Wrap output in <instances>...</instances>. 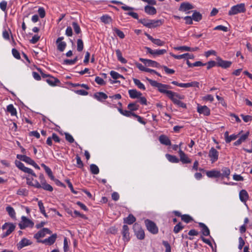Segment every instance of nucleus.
I'll return each instance as SVG.
<instances>
[{"mask_svg":"<svg viewBox=\"0 0 252 252\" xmlns=\"http://www.w3.org/2000/svg\"><path fill=\"white\" fill-rule=\"evenodd\" d=\"M239 198L240 200L245 203L249 198V195L246 190L243 189L239 192Z\"/></svg>","mask_w":252,"mask_h":252,"instance_id":"c756f323","label":"nucleus"},{"mask_svg":"<svg viewBox=\"0 0 252 252\" xmlns=\"http://www.w3.org/2000/svg\"><path fill=\"white\" fill-rule=\"evenodd\" d=\"M74 31L76 34H79L81 32L80 26L76 22H73L72 24Z\"/></svg>","mask_w":252,"mask_h":252,"instance_id":"5fc2aeb1","label":"nucleus"},{"mask_svg":"<svg viewBox=\"0 0 252 252\" xmlns=\"http://www.w3.org/2000/svg\"><path fill=\"white\" fill-rule=\"evenodd\" d=\"M145 35L150 40L157 46H162L164 45L165 42L160 39L154 38L148 33H145Z\"/></svg>","mask_w":252,"mask_h":252,"instance_id":"6ab92c4d","label":"nucleus"},{"mask_svg":"<svg viewBox=\"0 0 252 252\" xmlns=\"http://www.w3.org/2000/svg\"><path fill=\"white\" fill-rule=\"evenodd\" d=\"M90 171L92 174L96 175L99 173V169L96 165L92 164L90 165Z\"/></svg>","mask_w":252,"mask_h":252,"instance_id":"de8ad7c7","label":"nucleus"},{"mask_svg":"<svg viewBox=\"0 0 252 252\" xmlns=\"http://www.w3.org/2000/svg\"><path fill=\"white\" fill-rule=\"evenodd\" d=\"M169 54L170 56L177 60H180L182 59H192L194 58V56L192 54H190L189 53H185L180 55H176L172 53H170Z\"/></svg>","mask_w":252,"mask_h":252,"instance_id":"f3484780","label":"nucleus"},{"mask_svg":"<svg viewBox=\"0 0 252 252\" xmlns=\"http://www.w3.org/2000/svg\"><path fill=\"white\" fill-rule=\"evenodd\" d=\"M57 237V235L56 234H54L52 235L50 237H48L41 241V243L46 244L47 245H51L54 243L56 241V239Z\"/></svg>","mask_w":252,"mask_h":252,"instance_id":"4be33fe9","label":"nucleus"},{"mask_svg":"<svg viewBox=\"0 0 252 252\" xmlns=\"http://www.w3.org/2000/svg\"><path fill=\"white\" fill-rule=\"evenodd\" d=\"M243 132L242 130L241 132H240L238 134H232L231 135H229L226 141H225L226 143H230L231 141L234 140L238 137L239 135H241V133Z\"/></svg>","mask_w":252,"mask_h":252,"instance_id":"8fccbe9b","label":"nucleus"},{"mask_svg":"<svg viewBox=\"0 0 252 252\" xmlns=\"http://www.w3.org/2000/svg\"><path fill=\"white\" fill-rule=\"evenodd\" d=\"M7 110L10 113L11 116H16L17 115L16 109L12 104H9L7 106Z\"/></svg>","mask_w":252,"mask_h":252,"instance_id":"ea45409f","label":"nucleus"},{"mask_svg":"<svg viewBox=\"0 0 252 252\" xmlns=\"http://www.w3.org/2000/svg\"><path fill=\"white\" fill-rule=\"evenodd\" d=\"M63 36L60 37L56 40L58 50L61 52L63 51L66 46V43L63 41Z\"/></svg>","mask_w":252,"mask_h":252,"instance_id":"dca6fc26","label":"nucleus"},{"mask_svg":"<svg viewBox=\"0 0 252 252\" xmlns=\"http://www.w3.org/2000/svg\"><path fill=\"white\" fill-rule=\"evenodd\" d=\"M69 213L72 217L74 218L79 217L84 219H87V217L86 216V215L81 214L79 212L76 210L74 211L73 214H72L71 212H69Z\"/></svg>","mask_w":252,"mask_h":252,"instance_id":"49530a36","label":"nucleus"},{"mask_svg":"<svg viewBox=\"0 0 252 252\" xmlns=\"http://www.w3.org/2000/svg\"><path fill=\"white\" fill-rule=\"evenodd\" d=\"M15 226L11 223H5L2 226L3 230H6V232L3 233L2 237L4 238L8 236L15 229Z\"/></svg>","mask_w":252,"mask_h":252,"instance_id":"39448f33","label":"nucleus"},{"mask_svg":"<svg viewBox=\"0 0 252 252\" xmlns=\"http://www.w3.org/2000/svg\"><path fill=\"white\" fill-rule=\"evenodd\" d=\"M127 108L131 112L136 111L139 109V105L136 102L130 103L128 104Z\"/></svg>","mask_w":252,"mask_h":252,"instance_id":"c03bdc74","label":"nucleus"},{"mask_svg":"<svg viewBox=\"0 0 252 252\" xmlns=\"http://www.w3.org/2000/svg\"><path fill=\"white\" fill-rule=\"evenodd\" d=\"M118 111L122 115L127 117H130L131 116H133V115L135 114L129 110H123L121 108H119Z\"/></svg>","mask_w":252,"mask_h":252,"instance_id":"a19ab883","label":"nucleus"},{"mask_svg":"<svg viewBox=\"0 0 252 252\" xmlns=\"http://www.w3.org/2000/svg\"><path fill=\"white\" fill-rule=\"evenodd\" d=\"M116 54L118 58V60L123 63H127L126 60L122 56V54L119 49L116 50Z\"/></svg>","mask_w":252,"mask_h":252,"instance_id":"4c0bfd02","label":"nucleus"},{"mask_svg":"<svg viewBox=\"0 0 252 252\" xmlns=\"http://www.w3.org/2000/svg\"><path fill=\"white\" fill-rule=\"evenodd\" d=\"M165 157L170 162L178 163L179 162V159H178L175 156L167 154L165 155Z\"/></svg>","mask_w":252,"mask_h":252,"instance_id":"c9c22d12","label":"nucleus"},{"mask_svg":"<svg viewBox=\"0 0 252 252\" xmlns=\"http://www.w3.org/2000/svg\"><path fill=\"white\" fill-rule=\"evenodd\" d=\"M6 211L8 213L9 216L12 219L16 218V213L13 208L10 206H8L6 207Z\"/></svg>","mask_w":252,"mask_h":252,"instance_id":"e433bc0d","label":"nucleus"},{"mask_svg":"<svg viewBox=\"0 0 252 252\" xmlns=\"http://www.w3.org/2000/svg\"><path fill=\"white\" fill-rule=\"evenodd\" d=\"M65 139L70 143H73L74 141L72 136L68 133H65Z\"/></svg>","mask_w":252,"mask_h":252,"instance_id":"0e129e2a","label":"nucleus"},{"mask_svg":"<svg viewBox=\"0 0 252 252\" xmlns=\"http://www.w3.org/2000/svg\"><path fill=\"white\" fill-rule=\"evenodd\" d=\"M133 231L137 238L140 240L144 239L145 238V233L141 228V226L135 223L133 226Z\"/></svg>","mask_w":252,"mask_h":252,"instance_id":"20e7f679","label":"nucleus"},{"mask_svg":"<svg viewBox=\"0 0 252 252\" xmlns=\"http://www.w3.org/2000/svg\"><path fill=\"white\" fill-rule=\"evenodd\" d=\"M182 220L186 223H189L192 220L191 217L188 215H184L181 216Z\"/></svg>","mask_w":252,"mask_h":252,"instance_id":"052dcab7","label":"nucleus"},{"mask_svg":"<svg viewBox=\"0 0 252 252\" xmlns=\"http://www.w3.org/2000/svg\"><path fill=\"white\" fill-rule=\"evenodd\" d=\"M100 20L102 22L104 23L105 24H109L112 22V18L110 16L105 15H103L100 17Z\"/></svg>","mask_w":252,"mask_h":252,"instance_id":"79ce46f5","label":"nucleus"},{"mask_svg":"<svg viewBox=\"0 0 252 252\" xmlns=\"http://www.w3.org/2000/svg\"><path fill=\"white\" fill-rule=\"evenodd\" d=\"M160 67H162L164 69L165 72L167 74H172L175 73L174 70H173V69L169 68L166 66L163 65V66H161Z\"/></svg>","mask_w":252,"mask_h":252,"instance_id":"e2e57ef3","label":"nucleus"},{"mask_svg":"<svg viewBox=\"0 0 252 252\" xmlns=\"http://www.w3.org/2000/svg\"><path fill=\"white\" fill-rule=\"evenodd\" d=\"M113 31L117 34V35L121 38L123 39L125 35L124 32L116 28H113Z\"/></svg>","mask_w":252,"mask_h":252,"instance_id":"603ef678","label":"nucleus"},{"mask_svg":"<svg viewBox=\"0 0 252 252\" xmlns=\"http://www.w3.org/2000/svg\"><path fill=\"white\" fill-rule=\"evenodd\" d=\"M134 84L140 89L145 90L146 89L144 85L138 79L136 78L133 79Z\"/></svg>","mask_w":252,"mask_h":252,"instance_id":"37998d69","label":"nucleus"},{"mask_svg":"<svg viewBox=\"0 0 252 252\" xmlns=\"http://www.w3.org/2000/svg\"><path fill=\"white\" fill-rule=\"evenodd\" d=\"M194 8L193 6L189 2H183L181 4L179 7V10L183 12H186Z\"/></svg>","mask_w":252,"mask_h":252,"instance_id":"aec40b11","label":"nucleus"},{"mask_svg":"<svg viewBox=\"0 0 252 252\" xmlns=\"http://www.w3.org/2000/svg\"><path fill=\"white\" fill-rule=\"evenodd\" d=\"M206 175L209 178H219L220 177V172L219 170L213 169L207 171Z\"/></svg>","mask_w":252,"mask_h":252,"instance_id":"a878e982","label":"nucleus"},{"mask_svg":"<svg viewBox=\"0 0 252 252\" xmlns=\"http://www.w3.org/2000/svg\"><path fill=\"white\" fill-rule=\"evenodd\" d=\"M94 97L99 101H102L103 100L106 99L108 97L107 95L105 93L102 92L95 93L94 94Z\"/></svg>","mask_w":252,"mask_h":252,"instance_id":"2f4dec72","label":"nucleus"},{"mask_svg":"<svg viewBox=\"0 0 252 252\" xmlns=\"http://www.w3.org/2000/svg\"><path fill=\"white\" fill-rule=\"evenodd\" d=\"M222 173L220 172V178L222 179L224 178H229L230 174V171L227 167H224L221 169Z\"/></svg>","mask_w":252,"mask_h":252,"instance_id":"7c9ffc66","label":"nucleus"},{"mask_svg":"<svg viewBox=\"0 0 252 252\" xmlns=\"http://www.w3.org/2000/svg\"><path fill=\"white\" fill-rule=\"evenodd\" d=\"M174 49L177 51H189V47L187 46H178L174 47Z\"/></svg>","mask_w":252,"mask_h":252,"instance_id":"6e6d98bb","label":"nucleus"},{"mask_svg":"<svg viewBox=\"0 0 252 252\" xmlns=\"http://www.w3.org/2000/svg\"><path fill=\"white\" fill-rule=\"evenodd\" d=\"M145 11L149 15H154L157 13L156 9L154 7L149 5L145 7Z\"/></svg>","mask_w":252,"mask_h":252,"instance_id":"f704fd0d","label":"nucleus"},{"mask_svg":"<svg viewBox=\"0 0 252 252\" xmlns=\"http://www.w3.org/2000/svg\"><path fill=\"white\" fill-rule=\"evenodd\" d=\"M145 49L146 50L147 53L152 55L154 57L157 56L163 55L167 52L166 50L165 49L153 50L150 47H146Z\"/></svg>","mask_w":252,"mask_h":252,"instance_id":"6e6552de","label":"nucleus"},{"mask_svg":"<svg viewBox=\"0 0 252 252\" xmlns=\"http://www.w3.org/2000/svg\"><path fill=\"white\" fill-rule=\"evenodd\" d=\"M217 64L223 68H227L230 67L232 64L231 62L223 60L220 57L217 58Z\"/></svg>","mask_w":252,"mask_h":252,"instance_id":"4468645a","label":"nucleus"},{"mask_svg":"<svg viewBox=\"0 0 252 252\" xmlns=\"http://www.w3.org/2000/svg\"><path fill=\"white\" fill-rule=\"evenodd\" d=\"M163 23L161 20H150L149 28H155L160 26Z\"/></svg>","mask_w":252,"mask_h":252,"instance_id":"c85d7f7f","label":"nucleus"},{"mask_svg":"<svg viewBox=\"0 0 252 252\" xmlns=\"http://www.w3.org/2000/svg\"><path fill=\"white\" fill-rule=\"evenodd\" d=\"M202 99L205 101H209L210 102H213L214 101V97L211 94H207L203 97Z\"/></svg>","mask_w":252,"mask_h":252,"instance_id":"69168bd1","label":"nucleus"},{"mask_svg":"<svg viewBox=\"0 0 252 252\" xmlns=\"http://www.w3.org/2000/svg\"><path fill=\"white\" fill-rule=\"evenodd\" d=\"M246 11L245 4L244 3L236 4L232 6L228 11L229 15H236Z\"/></svg>","mask_w":252,"mask_h":252,"instance_id":"f03ea898","label":"nucleus"},{"mask_svg":"<svg viewBox=\"0 0 252 252\" xmlns=\"http://www.w3.org/2000/svg\"><path fill=\"white\" fill-rule=\"evenodd\" d=\"M51 231L47 228H44L41 230L39 231L34 235V238L37 240L38 242H41V240L40 239L45 237L46 234H51Z\"/></svg>","mask_w":252,"mask_h":252,"instance_id":"9d476101","label":"nucleus"},{"mask_svg":"<svg viewBox=\"0 0 252 252\" xmlns=\"http://www.w3.org/2000/svg\"><path fill=\"white\" fill-rule=\"evenodd\" d=\"M183 228L184 227L182 226L181 223L179 222L174 226L173 231L175 233H178L182 229H183Z\"/></svg>","mask_w":252,"mask_h":252,"instance_id":"13d9d810","label":"nucleus"},{"mask_svg":"<svg viewBox=\"0 0 252 252\" xmlns=\"http://www.w3.org/2000/svg\"><path fill=\"white\" fill-rule=\"evenodd\" d=\"M46 82L52 86H56L57 83L60 82L58 79L52 76H48V78L46 79Z\"/></svg>","mask_w":252,"mask_h":252,"instance_id":"473e14b6","label":"nucleus"},{"mask_svg":"<svg viewBox=\"0 0 252 252\" xmlns=\"http://www.w3.org/2000/svg\"><path fill=\"white\" fill-rule=\"evenodd\" d=\"M32 242L26 238L22 239L17 244V248L20 250L24 248V247L30 245Z\"/></svg>","mask_w":252,"mask_h":252,"instance_id":"bb28decb","label":"nucleus"},{"mask_svg":"<svg viewBox=\"0 0 252 252\" xmlns=\"http://www.w3.org/2000/svg\"><path fill=\"white\" fill-rule=\"evenodd\" d=\"M145 223L148 230L152 234H156L158 232V229L156 223L148 219L145 220Z\"/></svg>","mask_w":252,"mask_h":252,"instance_id":"7ed1b4c3","label":"nucleus"},{"mask_svg":"<svg viewBox=\"0 0 252 252\" xmlns=\"http://www.w3.org/2000/svg\"><path fill=\"white\" fill-rule=\"evenodd\" d=\"M159 141L161 144L169 146L171 145V143L169 138L165 135H161L159 137Z\"/></svg>","mask_w":252,"mask_h":252,"instance_id":"393cba45","label":"nucleus"},{"mask_svg":"<svg viewBox=\"0 0 252 252\" xmlns=\"http://www.w3.org/2000/svg\"><path fill=\"white\" fill-rule=\"evenodd\" d=\"M178 154L180 157L179 161H181L183 164L191 163V159L188 157V155L182 149H180L178 151Z\"/></svg>","mask_w":252,"mask_h":252,"instance_id":"f8f14e48","label":"nucleus"},{"mask_svg":"<svg viewBox=\"0 0 252 252\" xmlns=\"http://www.w3.org/2000/svg\"><path fill=\"white\" fill-rule=\"evenodd\" d=\"M219 153L216 149H215L214 147L211 148L209 152L208 156L210 158V160L212 163L217 161L219 158Z\"/></svg>","mask_w":252,"mask_h":252,"instance_id":"9b49d317","label":"nucleus"},{"mask_svg":"<svg viewBox=\"0 0 252 252\" xmlns=\"http://www.w3.org/2000/svg\"><path fill=\"white\" fill-rule=\"evenodd\" d=\"M123 239L125 242H127L130 240L129 228L126 225H124L122 230Z\"/></svg>","mask_w":252,"mask_h":252,"instance_id":"a211bd4d","label":"nucleus"},{"mask_svg":"<svg viewBox=\"0 0 252 252\" xmlns=\"http://www.w3.org/2000/svg\"><path fill=\"white\" fill-rule=\"evenodd\" d=\"M197 111L200 114L204 116H209L210 114V109L206 105L201 106L198 105L197 107Z\"/></svg>","mask_w":252,"mask_h":252,"instance_id":"2eb2a0df","label":"nucleus"},{"mask_svg":"<svg viewBox=\"0 0 252 252\" xmlns=\"http://www.w3.org/2000/svg\"><path fill=\"white\" fill-rule=\"evenodd\" d=\"M139 22L144 26L149 28L150 24V19H141Z\"/></svg>","mask_w":252,"mask_h":252,"instance_id":"338daca9","label":"nucleus"},{"mask_svg":"<svg viewBox=\"0 0 252 252\" xmlns=\"http://www.w3.org/2000/svg\"><path fill=\"white\" fill-rule=\"evenodd\" d=\"M192 18L195 21H199L202 19V15L200 13L195 12L192 15Z\"/></svg>","mask_w":252,"mask_h":252,"instance_id":"3c124183","label":"nucleus"},{"mask_svg":"<svg viewBox=\"0 0 252 252\" xmlns=\"http://www.w3.org/2000/svg\"><path fill=\"white\" fill-rule=\"evenodd\" d=\"M77 49L79 52L83 50L84 48V44L82 39H78L77 42Z\"/></svg>","mask_w":252,"mask_h":252,"instance_id":"864d4df0","label":"nucleus"},{"mask_svg":"<svg viewBox=\"0 0 252 252\" xmlns=\"http://www.w3.org/2000/svg\"><path fill=\"white\" fill-rule=\"evenodd\" d=\"M250 135V132L249 131H247L245 134L241 135L240 138L238 139L242 143L246 141V140L248 138Z\"/></svg>","mask_w":252,"mask_h":252,"instance_id":"bf43d9fd","label":"nucleus"},{"mask_svg":"<svg viewBox=\"0 0 252 252\" xmlns=\"http://www.w3.org/2000/svg\"><path fill=\"white\" fill-rule=\"evenodd\" d=\"M38 205L41 213L45 217L48 218V215L45 212V208L43 205V203H42L41 200H39L38 201Z\"/></svg>","mask_w":252,"mask_h":252,"instance_id":"a18cd8bd","label":"nucleus"},{"mask_svg":"<svg viewBox=\"0 0 252 252\" xmlns=\"http://www.w3.org/2000/svg\"><path fill=\"white\" fill-rule=\"evenodd\" d=\"M139 60L142 62L146 66L155 67H160L161 66L159 63H158V62L151 60L140 58Z\"/></svg>","mask_w":252,"mask_h":252,"instance_id":"ddd939ff","label":"nucleus"},{"mask_svg":"<svg viewBox=\"0 0 252 252\" xmlns=\"http://www.w3.org/2000/svg\"><path fill=\"white\" fill-rule=\"evenodd\" d=\"M27 184L31 186L34 187L36 188L39 189L40 187V183L36 180H33V178L29 177L26 178Z\"/></svg>","mask_w":252,"mask_h":252,"instance_id":"412c9836","label":"nucleus"},{"mask_svg":"<svg viewBox=\"0 0 252 252\" xmlns=\"http://www.w3.org/2000/svg\"><path fill=\"white\" fill-rule=\"evenodd\" d=\"M17 158L19 159L22 160L30 165H32L34 162V161L32 160L31 158L25 155H17Z\"/></svg>","mask_w":252,"mask_h":252,"instance_id":"5701e85b","label":"nucleus"},{"mask_svg":"<svg viewBox=\"0 0 252 252\" xmlns=\"http://www.w3.org/2000/svg\"><path fill=\"white\" fill-rule=\"evenodd\" d=\"M180 87L182 88H189V87H199V83L197 81H192L187 83H181L180 85Z\"/></svg>","mask_w":252,"mask_h":252,"instance_id":"b1692460","label":"nucleus"},{"mask_svg":"<svg viewBox=\"0 0 252 252\" xmlns=\"http://www.w3.org/2000/svg\"><path fill=\"white\" fill-rule=\"evenodd\" d=\"M128 94L130 97L133 99L138 98L142 95V94L135 89H131L128 90Z\"/></svg>","mask_w":252,"mask_h":252,"instance_id":"cd10ccee","label":"nucleus"},{"mask_svg":"<svg viewBox=\"0 0 252 252\" xmlns=\"http://www.w3.org/2000/svg\"><path fill=\"white\" fill-rule=\"evenodd\" d=\"M136 220L135 218L131 214H129L127 217L124 219V223L128 224H131Z\"/></svg>","mask_w":252,"mask_h":252,"instance_id":"72a5a7b5","label":"nucleus"},{"mask_svg":"<svg viewBox=\"0 0 252 252\" xmlns=\"http://www.w3.org/2000/svg\"><path fill=\"white\" fill-rule=\"evenodd\" d=\"M146 80L149 82L151 86L153 87L158 88V91L163 94H165L167 96L170 94L171 91H169L168 89L171 88V86L158 83L156 81L153 80L152 79L146 78Z\"/></svg>","mask_w":252,"mask_h":252,"instance_id":"f257e3e1","label":"nucleus"},{"mask_svg":"<svg viewBox=\"0 0 252 252\" xmlns=\"http://www.w3.org/2000/svg\"><path fill=\"white\" fill-rule=\"evenodd\" d=\"M163 245L165 248V252H171V247L167 241H163Z\"/></svg>","mask_w":252,"mask_h":252,"instance_id":"774afa93","label":"nucleus"},{"mask_svg":"<svg viewBox=\"0 0 252 252\" xmlns=\"http://www.w3.org/2000/svg\"><path fill=\"white\" fill-rule=\"evenodd\" d=\"M199 226L202 228V232L204 235L208 236L210 234L209 229L205 224L200 223Z\"/></svg>","mask_w":252,"mask_h":252,"instance_id":"58836bf2","label":"nucleus"},{"mask_svg":"<svg viewBox=\"0 0 252 252\" xmlns=\"http://www.w3.org/2000/svg\"><path fill=\"white\" fill-rule=\"evenodd\" d=\"M40 181V188H42L44 190H48L49 191H52L53 190L52 187L49 184L46 183V181L44 177V176L42 174L39 175V177Z\"/></svg>","mask_w":252,"mask_h":252,"instance_id":"1a4fd4ad","label":"nucleus"},{"mask_svg":"<svg viewBox=\"0 0 252 252\" xmlns=\"http://www.w3.org/2000/svg\"><path fill=\"white\" fill-rule=\"evenodd\" d=\"M21 219L22 221L19 223V226L21 229H23L28 227H33L34 223L31 220L24 216L22 217Z\"/></svg>","mask_w":252,"mask_h":252,"instance_id":"0eeeda50","label":"nucleus"},{"mask_svg":"<svg viewBox=\"0 0 252 252\" xmlns=\"http://www.w3.org/2000/svg\"><path fill=\"white\" fill-rule=\"evenodd\" d=\"M110 74L111 76L114 79H118L119 78H122L123 79H124L125 78L122 76V75L120 74L118 72L115 71H111L110 72Z\"/></svg>","mask_w":252,"mask_h":252,"instance_id":"09e8293b","label":"nucleus"},{"mask_svg":"<svg viewBox=\"0 0 252 252\" xmlns=\"http://www.w3.org/2000/svg\"><path fill=\"white\" fill-rule=\"evenodd\" d=\"M240 116L242 117L243 120L245 123L252 121V116L250 115H245L244 114H241Z\"/></svg>","mask_w":252,"mask_h":252,"instance_id":"4d7b16f0","label":"nucleus"},{"mask_svg":"<svg viewBox=\"0 0 252 252\" xmlns=\"http://www.w3.org/2000/svg\"><path fill=\"white\" fill-rule=\"evenodd\" d=\"M167 97L170 98L175 104H176L181 99H184L185 98L184 95H181L172 91L170 93Z\"/></svg>","mask_w":252,"mask_h":252,"instance_id":"423d86ee","label":"nucleus"},{"mask_svg":"<svg viewBox=\"0 0 252 252\" xmlns=\"http://www.w3.org/2000/svg\"><path fill=\"white\" fill-rule=\"evenodd\" d=\"M77 167L80 168H83L84 164L80 157L77 156L76 157Z\"/></svg>","mask_w":252,"mask_h":252,"instance_id":"680f3d73","label":"nucleus"}]
</instances>
